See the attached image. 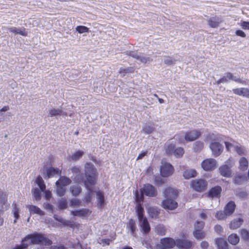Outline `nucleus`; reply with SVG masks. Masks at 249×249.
I'll return each instance as SVG.
<instances>
[{
  "label": "nucleus",
  "instance_id": "31",
  "mask_svg": "<svg viewBox=\"0 0 249 249\" xmlns=\"http://www.w3.org/2000/svg\"><path fill=\"white\" fill-rule=\"evenodd\" d=\"M49 114L51 117H55L56 116H65L66 113L63 111L62 108H52L49 110Z\"/></svg>",
  "mask_w": 249,
  "mask_h": 249
},
{
  "label": "nucleus",
  "instance_id": "27",
  "mask_svg": "<svg viewBox=\"0 0 249 249\" xmlns=\"http://www.w3.org/2000/svg\"><path fill=\"white\" fill-rule=\"evenodd\" d=\"M71 183V179L66 176H60L59 178L56 181L55 184L64 187L70 185Z\"/></svg>",
  "mask_w": 249,
  "mask_h": 249
},
{
  "label": "nucleus",
  "instance_id": "11",
  "mask_svg": "<svg viewBox=\"0 0 249 249\" xmlns=\"http://www.w3.org/2000/svg\"><path fill=\"white\" fill-rule=\"evenodd\" d=\"M126 54L142 63H146L151 60L150 57L143 56L142 53H139L137 52L127 51Z\"/></svg>",
  "mask_w": 249,
  "mask_h": 249
},
{
  "label": "nucleus",
  "instance_id": "26",
  "mask_svg": "<svg viewBox=\"0 0 249 249\" xmlns=\"http://www.w3.org/2000/svg\"><path fill=\"white\" fill-rule=\"evenodd\" d=\"M221 22V18L215 16L212 17L208 20V24L210 27L214 28L217 27Z\"/></svg>",
  "mask_w": 249,
  "mask_h": 249
},
{
  "label": "nucleus",
  "instance_id": "44",
  "mask_svg": "<svg viewBox=\"0 0 249 249\" xmlns=\"http://www.w3.org/2000/svg\"><path fill=\"white\" fill-rule=\"evenodd\" d=\"M134 69L133 67H127L126 68H121L119 70V73L122 77L124 76L127 73L134 72Z\"/></svg>",
  "mask_w": 249,
  "mask_h": 249
},
{
  "label": "nucleus",
  "instance_id": "5",
  "mask_svg": "<svg viewBox=\"0 0 249 249\" xmlns=\"http://www.w3.org/2000/svg\"><path fill=\"white\" fill-rule=\"evenodd\" d=\"M207 181L203 178L193 179L190 183L191 188L199 193L204 192L207 189Z\"/></svg>",
  "mask_w": 249,
  "mask_h": 249
},
{
  "label": "nucleus",
  "instance_id": "1",
  "mask_svg": "<svg viewBox=\"0 0 249 249\" xmlns=\"http://www.w3.org/2000/svg\"><path fill=\"white\" fill-rule=\"evenodd\" d=\"M31 240V244L33 245H40L44 246H50L53 244L51 240L46 237L41 233L35 232L29 234L23 238V241Z\"/></svg>",
  "mask_w": 249,
  "mask_h": 249
},
{
  "label": "nucleus",
  "instance_id": "50",
  "mask_svg": "<svg viewBox=\"0 0 249 249\" xmlns=\"http://www.w3.org/2000/svg\"><path fill=\"white\" fill-rule=\"evenodd\" d=\"M184 153V149L182 147H178L177 148H175V150L174 151V152L173 154L174 156L177 158H180L183 155Z\"/></svg>",
  "mask_w": 249,
  "mask_h": 249
},
{
  "label": "nucleus",
  "instance_id": "32",
  "mask_svg": "<svg viewBox=\"0 0 249 249\" xmlns=\"http://www.w3.org/2000/svg\"><path fill=\"white\" fill-rule=\"evenodd\" d=\"M136 213L138 219H141L146 217L144 215V209L141 203H137L136 206Z\"/></svg>",
  "mask_w": 249,
  "mask_h": 249
},
{
  "label": "nucleus",
  "instance_id": "52",
  "mask_svg": "<svg viewBox=\"0 0 249 249\" xmlns=\"http://www.w3.org/2000/svg\"><path fill=\"white\" fill-rule=\"evenodd\" d=\"M205 223L202 221H196L194 224V230L202 231L204 227Z\"/></svg>",
  "mask_w": 249,
  "mask_h": 249
},
{
  "label": "nucleus",
  "instance_id": "6",
  "mask_svg": "<svg viewBox=\"0 0 249 249\" xmlns=\"http://www.w3.org/2000/svg\"><path fill=\"white\" fill-rule=\"evenodd\" d=\"M141 193L144 194L146 196L150 197H156L158 192L155 186L149 183H146L140 190Z\"/></svg>",
  "mask_w": 249,
  "mask_h": 249
},
{
  "label": "nucleus",
  "instance_id": "8",
  "mask_svg": "<svg viewBox=\"0 0 249 249\" xmlns=\"http://www.w3.org/2000/svg\"><path fill=\"white\" fill-rule=\"evenodd\" d=\"M201 134V132L199 130L192 129L185 133L184 139L187 142H193L197 139Z\"/></svg>",
  "mask_w": 249,
  "mask_h": 249
},
{
  "label": "nucleus",
  "instance_id": "17",
  "mask_svg": "<svg viewBox=\"0 0 249 249\" xmlns=\"http://www.w3.org/2000/svg\"><path fill=\"white\" fill-rule=\"evenodd\" d=\"M176 246L180 249H188L192 247V242L187 239H178L176 240Z\"/></svg>",
  "mask_w": 249,
  "mask_h": 249
},
{
  "label": "nucleus",
  "instance_id": "12",
  "mask_svg": "<svg viewBox=\"0 0 249 249\" xmlns=\"http://www.w3.org/2000/svg\"><path fill=\"white\" fill-rule=\"evenodd\" d=\"M138 220L141 231L143 234H148L151 231V227L147 218L144 217Z\"/></svg>",
  "mask_w": 249,
  "mask_h": 249
},
{
  "label": "nucleus",
  "instance_id": "20",
  "mask_svg": "<svg viewBox=\"0 0 249 249\" xmlns=\"http://www.w3.org/2000/svg\"><path fill=\"white\" fill-rule=\"evenodd\" d=\"M247 180V177L245 174L239 173L236 174L233 178V182L235 185H240Z\"/></svg>",
  "mask_w": 249,
  "mask_h": 249
},
{
  "label": "nucleus",
  "instance_id": "37",
  "mask_svg": "<svg viewBox=\"0 0 249 249\" xmlns=\"http://www.w3.org/2000/svg\"><path fill=\"white\" fill-rule=\"evenodd\" d=\"M204 147V142L200 141H197L193 143V149L194 152L198 153L200 152Z\"/></svg>",
  "mask_w": 249,
  "mask_h": 249
},
{
  "label": "nucleus",
  "instance_id": "2",
  "mask_svg": "<svg viewBox=\"0 0 249 249\" xmlns=\"http://www.w3.org/2000/svg\"><path fill=\"white\" fill-rule=\"evenodd\" d=\"M31 240V244L33 245H40L44 246H50L53 244L51 240L46 237L41 233L35 232L29 234L23 238V241Z\"/></svg>",
  "mask_w": 249,
  "mask_h": 249
},
{
  "label": "nucleus",
  "instance_id": "18",
  "mask_svg": "<svg viewBox=\"0 0 249 249\" xmlns=\"http://www.w3.org/2000/svg\"><path fill=\"white\" fill-rule=\"evenodd\" d=\"M223 135L216 132L210 133L207 134V139L213 142H220L223 140Z\"/></svg>",
  "mask_w": 249,
  "mask_h": 249
},
{
  "label": "nucleus",
  "instance_id": "19",
  "mask_svg": "<svg viewBox=\"0 0 249 249\" xmlns=\"http://www.w3.org/2000/svg\"><path fill=\"white\" fill-rule=\"evenodd\" d=\"M91 212L88 209L86 208H82L79 210H73L71 212V213L72 215L74 216H78V217H86Z\"/></svg>",
  "mask_w": 249,
  "mask_h": 249
},
{
  "label": "nucleus",
  "instance_id": "45",
  "mask_svg": "<svg viewBox=\"0 0 249 249\" xmlns=\"http://www.w3.org/2000/svg\"><path fill=\"white\" fill-rule=\"evenodd\" d=\"M36 182L41 191H43L45 189V184H44V181L40 176L37 177L36 179Z\"/></svg>",
  "mask_w": 249,
  "mask_h": 249
},
{
  "label": "nucleus",
  "instance_id": "55",
  "mask_svg": "<svg viewBox=\"0 0 249 249\" xmlns=\"http://www.w3.org/2000/svg\"><path fill=\"white\" fill-rule=\"evenodd\" d=\"M58 208L60 210H64L67 208L68 204L65 198H62L58 202Z\"/></svg>",
  "mask_w": 249,
  "mask_h": 249
},
{
  "label": "nucleus",
  "instance_id": "7",
  "mask_svg": "<svg viewBox=\"0 0 249 249\" xmlns=\"http://www.w3.org/2000/svg\"><path fill=\"white\" fill-rule=\"evenodd\" d=\"M174 168L172 164L166 162L161 166L160 174L162 177H168L172 175L174 172Z\"/></svg>",
  "mask_w": 249,
  "mask_h": 249
},
{
  "label": "nucleus",
  "instance_id": "3",
  "mask_svg": "<svg viewBox=\"0 0 249 249\" xmlns=\"http://www.w3.org/2000/svg\"><path fill=\"white\" fill-rule=\"evenodd\" d=\"M97 169L91 162H86L84 166V175L85 179L84 182L90 184H96L97 177Z\"/></svg>",
  "mask_w": 249,
  "mask_h": 249
},
{
  "label": "nucleus",
  "instance_id": "10",
  "mask_svg": "<svg viewBox=\"0 0 249 249\" xmlns=\"http://www.w3.org/2000/svg\"><path fill=\"white\" fill-rule=\"evenodd\" d=\"M210 148L212 151L213 155L217 157L222 153L224 147L220 142H213L210 144Z\"/></svg>",
  "mask_w": 249,
  "mask_h": 249
},
{
  "label": "nucleus",
  "instance_id": "62",
  "mask_svg": "<svg viewBox=\"0 0 249 249\" xmlns=\"http://www.w3.org/2000/svg\"><path fill=\"white\" fill-rule=\"evenodd\" d=\"M175 59H172L171 57L168 56L164 59V63L167 65L171 66L175 63Z\"/></svg>",
  "mask_w": 249,
  "mask_h": 249
},
{
  "label": "nucleus",
  "instance_id": "34",
  "mask_svg": "<svg viewBox=\"0 0 249 249\" xmlns=\"http://www.w3.org/2000/svg\"><path fill=\"white\" fill-rule=\"evenodd\" d=\"M243 221L244 220L242 218L234 219L231 221L230 228L233 230L236 229L241 226Z\"/></svg>",
  "mask_w": 249,
  "mask_h": 249
},
{
  "label": "nucleus",
  "instance_id": "48",
  "mask_svg": "<svg viewBox=\"0 0 249 249\" xmlns=\"http://www.w3.org/2000/svg\"><path fill=\"white\" fill-rule=\"evenodd\" d=\"M12 205H13V206H14L13 210V213L14 216L15 218V220H14V223H15L17 222V219H18L19 217V210L17 207L16 204L15 202H14L13 203Z\"/></svg>",
  "mask_w": 249,
  "mask_h": 249
},
{
  "label": "nucleus",
  "instance_id": "24",
  "mask_svg": "<svg viewBox=\"0 0 249 249\" xmlns=\"http://www.w3.org/2000/svg\"><path fill=\"white\" fill-rule=\"evenodd\" d=\"M163 195L165 197L175 198L178 196V193L177 190H175L171 187H168L164 190Z\"/></svg>",
  "mask_w": 249,
  "mask_h": 249
},
{
  "label": "nucleus",
  "instance_id": "54",
  "mask_svg": "<svg viewBox=\"0 0 249 249\" xmlns=\"http://www.w3.org/2000/svg\"><path fill=\"white\" fill-rule=\"evenodd\" d=\"M85 179L84 174L81 172L76 175L73 178V180L77 183H84Z\"/></svg>",
  "mask_w": 249,
  "mask_h": 249
},
{
  "label": "nucleus",
  "instance_id": "4",
  "mask_svg": "<svg viewBox=\"0 0 249 249\" xmlns=\"http://www.w3.org/2000/svg\"><path fill=\"white\" fill-rule=\"evenodd\" d=\"M230 80L233 81L237 83L244 85H248V82L249 81V80L248 79H241L238 77L234 76L232 73L230 72H227L225 73V75L222 77L215 81L214 84L219 85L222 83H228Z\"/></svg>",
  "mask_w": 249,
  "mask_h": 249
},
{
  "label": "nucleus",
  "instance_id": "25",
  "mask_svg": "<svg viewBox=\"0 0 249 249\" xmlns=\"http://www.w3.org/2000/svg\"><path fill=\"white\" fill-rule=\"evenodd\" d=\"M96 198L97 201V207L101 209L105 204V199L104 193L101 191L96 192Z\"/></svg>",
  "mask_w": 249,
  "mask_h": 249
},
{
  "label": "nucleus",
  "instance_id": "63",
  "mask_svg": "<svg viewBox=\"0 0 249 249\" xmlns=\"http://www.w3.org/2000/svg\"><path fill=\"white\" fill-rule=\"evenodd\" d=\"M81 204V201L77 198H72L70 201V206L71 207H74L76 206H79Z\"/></svg>",
  "mask_w": 249,
  "mask_h": 249
},
{
  "label": "nucleus",
  "instance_id": "42",
  "mask_svg": "<svg viewBox=\"0 0 249 249\" xmlns=\"http://www.w3.org/2000/svg\"><path fill=\"white\" fill-rule=\"evenodd\" d=\"M229 242L233 245H235L239 242V237L236 234H231L228 237Z\"/></svg>",
  "mask_w": 249,
  "mask_h": 249
},
{
  "label": "nucleus",
  "instance_id": "60",
  "mask_svg": "<svg viewBox=\"0 0 249 249\" xmlns=\"http://www.w3.org/2000/svg\"><path fill=\"white\" fill-rule=\"evenodd\" d=\"M95 184H90L87 182H84V186L87 190V193L93 194V191L92 187Z\"/></svg>",
  "mask_w": 249,
  "mask_h": 249
},
{
  "label": "nucleus",
  "instance_id": "21",
  "mask_svg": "<svg viewBox=\"0 0 249 249\" xmlns=\"http://www.w3.org/2000/svg\"><path fill=\"white\" fill-rule=\"evenodd\" d=\"M235 208L236 205L235 202L231 200L226 204L224 207V211L228 216H230L233 213Z\"/></svg>",
  "mask_w": 249,
  "mask_h": 249
},
{
  "label": "nucleus",
  "instance_id": "14",
  "mask_svg": "<svg viewBox=\"0 0 249 249\" xmlns=\"http://www.w3.org/2000/svg\"><path fill=\"white\" fill-rule=\"evenodd\" d=\"M162 207L166 210H173L178 207V203L172 199L167 198L162 201Z\"/></svg>",
  "mask_w": 249,
  "mask_h": 249
},
{
  "label": "nucleus",
  "instance_id": "53",
  "mask_svg": "<svg viewBox=\"0 0 249 249\" xmlns=\"http://www.w3.org/2000/svg\"><path fill=\"white\" fill-rule=\"evenodd\" d=\"M241 236L242 239L246 241H249V231L245 229L240 231Z\"/></svg>",
  "mask_w": 249,
  "mask_h": 249
},
{
  "label": "nucleus",
  "instance_id": "33",
  "mask_svg": "<svg viewBox=\"0 0 249 249\" xmlns=\"http://www.w3.org/2000/svg\"><path fill=\"white\" fill-rule=\"evenodd\" d=\"M215 244L218 249H228V244L226 241L220 238L216 239Z\"/></svg>",
  "mask_w": 249,
  "mask_h": 249
},
{
  "label": "nucleus",
  "instance_id": "39",
  "mask_svg": "<svg viewBox=\"0 0 249 249\" xmlns=\"http://www.w3.org/2000/svg\"><path fill=\"white\" fill-rule=\"evenodd\" d=\"M70 192L73 196H78L81 192L82 189L78 185H72L70 187Z\"/></svg>",
  "mask_w": 249,
  "mask_h": 249
},
{
  "label": "nucleus",
  "instance_id": "56",
  "mask_svg": "<svg viewBox=\"0 0 249 249\" xmlns=\"http://www.w3.org/2000/svg\"><path fill=\"white\" fill-rule=\"evenodd\" d=\"M76 31L79 34H83L85 33H88L89 32V28L86 26L79 25L77 26L75 28Z\"/></svg>",
  "mask_w": 249,
  "mask_h": 249
},
{
  "label": "nucleus",
  "instance_id": "36",
  "mask_svg": "<svg viewBox=\"0 0 249 249\" xmlns=\"http://www.w3.org/2000/svg\"><path fill=\"white\" fill-rule=\"evenodd\" d=\"M126 228L130 231L131 234L134 235L137 227L135 221L133 219L129 220L126 225Z\"/></svg>",
  "mask_w": 249,
  "mask_h": 249
},
{
  "label": "nucleus",
  "instance_id": "47",
  "mask_svg": "<svg viewBox=\"0 0 249 249\" xmlns=\"http://www.w3.org/2000/svg\"><path fill=\"white\" fill-rule=\"evenodd\" d=\"M55 185L56 186V192L57 196L60 197L64 196L66 188L64 187L58 185V184H55Z\"/></svg>",
  "mask_w": 249,
  "mask_h": 249
},
{
  "label": "nucleus",
  "instance_id": "22",
  "mask_svg": "<svg viewBox=\"0 0 249 249\" xmlns=\"http://www.w3.org/2000/svg\"><path fill=\"white\" fill-rule=\"evenodd\" d=\"M221 176L226 178L231 177V171L230 167L227 164L221 166L219 168Z\"/></svg>",
  "mask_w": 249,
  "mask_h": 249
},
{
  "label": "nucleus",
  "instance_id": "61",
  "mask_svg": "<svg viewBox=\"0 0 249 249\" xmlns=\"http://www.w3.org/2000/svg\"><path fill=\"white\" fill-rule=\"evenodd\" d=\"M245 88H236L232 89L234 94L244 97Z\"/></svg>",
  "mask_w": 249,
  "mask_h": 249
},
{
  "label": "nucleus",
  "instance_id": "40",
  "mask_svg": "<svg viewBox=\"0 0 249 249\" xmlns=\"http://www.w3.org/2000/svg\"><path fill=\"white\" fill-rule=\"evenodd\" d=\"M7 203V194L6 192L0 191V206H5Z\"/></svg>",
  "mask_w": 249,
  "mask_h": 249
},
{
  "label": "nucleus",
  "instance_id": "59",
  "mask_svg": "<svg viewBox=\"0 0 249 249\" xmlns=\"http://www.w3.org/2000/svg\"><path fill=\"white\" fill-rule=\"evenodd\" d=\"M135 200L138 203H141V202H142L144 200V194H139L137 191H135Z\"/></svg>",
  "mask_w": 249,
  "mask_h": 249
},
{
  "label": "nucleus",
  "instance_id": "43",
  "mask_svg": "<svg viewBox=\"0 0 249 249\" xmlns=\"http://www.w3.org/2000/svg\"><path fill=\"white\" fill-rule=\"evenodd\" d=\"M155 232L160 235H165L166 234L165 227L162 224H159L155 227Z\"/></svg>",
  "mask_w": 249,
  "mask_h": 249
},
{
  "label": "nucleus",
  "instance_id": "30",
  "mask_svg": "<svg viewBox=\"0 0 249 249\" xmlns=\"http://www.w3.org/2000/svg\"><path fill=\"white\" fill-rule=\"evenodd\" d=\"M197 176V172L195 169H188L185 170L183 174L184 178L186 179H189L192 178H195Z\"/></svg>",
  "mask_w": 249,
  "mask_h": 249
},
{
  "label": "nucleus",
  "instance_id": "64",
  "mask_svg": "<svg viewBox=\"0 0 249 249\" xmlns=\"http://www.w3.org/2000/svg\"><path fill=\"white\" fill-rule=\"evenodd\" d=\"M93 194L86 193L84 197V200L87 203H89L91 202L93 197Z\"/></svg>",
  "mask_w": 249,
  "mask_h": 249
},
{
  "label": "nucleus",
  "instance_id": "9",
  "mask_svg": "<svg viewBox=\"0 0 249 249\" xmlns=\"http://www.w3.org/2000/svg\"><path fill=\"white\" fill-rule=\"evenodd\" d=\"M160 249H171L176 246V240L171 237H164L160 241Z\"/></svg>",
  "mask_w": 249,
  "mask_h": 249
},
{
  "label": "nucleus",
  "instance_id": "16",
  "mask_svg": "<svg viewBox=\"0 0 249 249\" xmlns=\"http://www.w3.org/2000/svg\"><path fill=\"white\" fill-rule=\"evenodd\" d=\"M61 171L58 168L50 167L47 168L46 170V174L44 176V178L45 179L51 178L56 175H61Z\"/></svg>",
  "mask_w": 249,
  "mask_h": 249
},
{
  "label": "nucleus",
  "instance_id": "35",
  "mask_svg": "<svg viewBox=\"0 0 249 249\" xmlns=\"http://www.w3.org/2000/svg\"><path fill=\"white\" fill-rule=\"evenodd\" d=\"M84 154V152L82 150H78L74 153L71 155L70 156L68 159L69 160L77 161L79 160Z\"/></svg>",
  "mask_w": 249,
  "mask_h": 249
},
{
  "label": "nucleus",
  "instance_id": "41",
  "mask_svg": "<svg viewBox=\"0 0 249 249\" xmlns=\"http://www.w3.org/2000/svg\"><path fill=\"white\" fill-rule=\"evenodd\" d=\"M193 234L194 237L197 240H200L205 238L206 234L202 231L194 230Z\"/></svg>",
  "mask_w": 249,
  "mask_h": 249
},
{
  "label": "nucleus",
  "instance_id": "29",
  "mask_svg": "<svg viewBox=\"0 0 249 249\" xmlns=\"http://www.w3.org/2000/svg\"><path fill=\"white\" fill-rule=\"evenodd\" d=\"M160 212V210L156 207H149L147 209V213L149 216L153 219H157Z\"/></svg>",
  "mask_w": 249,
  "mask_h": 249
},
{
  "label": "nucleus",
  "instance_id": "46",
  "mask_svg": "<svg viewBox=\"0 0 249 249\" xmlns=\"http://www.w3.org/2000/svg\"><path fill=\"white\" fill-rule=\"evenodd\" d=\"M41 190L37 188H33L32 190L33 196L36 200H39L41 198Z\"/></svg>",
  "mask_w": 249,
  "mask_h": 249
},
{
  "label": "nucleus",
  "instance_id": "57",
  "mask_svg": "<svg viewBox=\"0 0 249 249\" xmlns=\"http://www.w3.org/2000/svg\"><path fill=\"white\" fill-rule=\"evenodd\" d=\"M26 241H23V238L21 240V244L16 245L13 249H27L29 244L26 243Z\"/></svg>",
  "mask_w": 249,
  "mask_h": 249
},
{
  "label": "nucleus",
  "instance_id": "58",
  "mask_svg": "<svg viewBox=\"0 0 249 249\" xmlns=\"http://www.w3.org/2000/svg\"><path fill=\"white\" fill-rule=\"evenodd\" d=\"M228 216L224 211H219L217 212L215 217L219 220H222L226 218Z\"/></svg>",
  "mask_w": 249,
  "mask_h": 249
},
{
  "label": "nucleus",
  "instance_id": "28",
  "mask_svg": "<svg viewBox=\"0 0 249 249\" xmlns=\"http://www.w3.org/2000/svg\"><path fill=\"white\" fill-rule=\"evenodd\" d=\"M27 208L29 209L31 214H37L40 216L44 215V212L36 206L29 205L27 206Z\"/></svg>",
  "mask_w": 249,
  "mask_h": 249
},
{
  "label": "nucleus",
  "instance_id": "38",
  "mask_svg": "<svg viewBox=\"0 0 249 249\" xmlns=\"http://www.w3.org/2000/svg\"><path fill=\"white\" fill-rule=\"evenodd\" d=\"M248 161L245 157H242L239 160V168L243 171L246 170L248 167Z\"/></svg>",
  "mask_w": 249,
  "mask_h": 249
},
{
  "label": "nucleus",
  "instance_id": "23",
  "mask_svg": "<svg viewBox=\"0 0 249 249\" xmlns=\"http://www.w3.org/2000/svg\"><path fill=\"white\" fill-rule=\"evenodd\" d=\"M53 218L57 221L61 223L63 225L65 226L70 227L71 228L74 227V223L69 220L63 219L62 217L59 216L57 214H54L53 215Z\"/></svg>",
  "mask_w": 249,
  "mask_h": 249
},
{
  "label": "nucleus",
  "instance_id": "49",
  "mask_svg": "<svg viewBox=\"0 0 249 249\" xmlns=\"http://www.w3.org/2000/svg\"><path fill=\"white\" fill-rule=\"evenodd\" d=\"M154 127L153 125L146 124L142 127V131L145 134H151L154 130Z\"/></svg>",
  "mask_w": 249,
  "mask_h": 249
},
{
  "label": "nucleus",
  "instance_id": "15",
  "mask_svg": "<svg viewBox=\"0 0 249 249\" xmlns=\"http://www.w3.org/2000/svg\"><path fill=\"white\" fill-rule=\"evenodd\" d=\"M222 188L220 186H215L210 189L207 194V196L209 198H219L221 196Z\"/></svg>",
  "mask_w": 249,
  "mask_h": 249
},
{
  "label": "nucleus",
  "instance_id": "13",
  "mask_svg": "<svg viewBox=\"0 0 249 249\" xmlns=\"http://www.w3.org/2000/svg\"><path fill=\"white\" fill-rule=\"evenodd\" d=\"M216 161L213 159L204 160L201 163V167L205 171H211L214 168Z\"/></svg>",
  "mask_w": 249,
  "mask_h": 249
},
{
  "label": "nucleus",
  "instance_id": "51",
  "mask_svg": "<svg viewBox=\"0 0 249 249\" xmlns=\"http://www.w3.org/2000/svg\"><path fill=\"white\" fill-rule=\"evenodd\" d=\"M176 146L175 144L174 143H170L167 145L166 148V153L167 155H172L173 154L174 151L175 150Z\"/></svg>",
  "mask_w": 249,
  "mask_h": 249
}]
</instances>
